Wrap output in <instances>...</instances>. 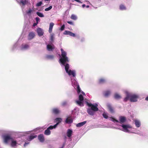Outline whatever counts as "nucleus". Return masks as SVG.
Masks as SVG:
<instances>
[{"instance_id":"nucleus-19","label":"nucleus","mask_w":148,"mask_h":148,"mask_svg":"<svg viewBox=\"0 0 148 148\" xmlns=\"http://www.w3.org/2000/svg\"><path fill=\"white\" fill-rule=\"evenodd\" d=\"M73 133V131L72 130L70 129H68L67 130L66 135L69 138H70L72 136Z\"/></svg>"},{"instance_id":"nucleus-21","label":"nucleus","mask_w":148,"mask_h":148,"mask_svg":"<svg viewBox=\"0 0 148 148\" xmlns=\"http://www.w3.org/2000/svg\"><path fill=\"white\" fill-rule=\"evenodd\" d=\"M37 136L36 135H30L28 136L27 140L29 141H31Z\"/></svg>"},{"instance_id":"nucleus-3","label":"nucleus","mask_w":148,"mask_h":148,"mask_svg":"<svg viewBox=\"0 0 148 148\" xmlns=\"http://www.w3.org/2000/svg\"><path fill=\"white\" fill-rule=\"evenodd\" d=\"M119 125L122 127V129L120 128H118L122 131L129 133H131L132 132L130 131L129 129L132 128V127L129 124H121V125Z\"/></svg>"},{"instance_id":"nucleus-46","label":"nucleus","mask_w":148,"mask_h":148,"mask_svg":"<svg viewBox=\"0 0 148 148\" xmlns=\"http://www.w3.org/2000/svg\"><path fill=\"white\" fill-rule=\"evenodd\" d=\"M66 101H64L62 103V106H64L66 105Z\"/></svg>"},{"instance_id":"nucleus-33","label":"nucleus","mask_w":148,"mask_h":148,"mask_svg":"<svg viewBox=\"0 0 148 148\" xmlns=\"http://www.w3.org/2000/svg\"><path fill=\"white\" fill-rule=\"evenodd\" d=\"M36 14L39 16L40 17H43L44 16L43 14L40 12H37Z\"/></svg>"},{"instance_id":"nucleus-45","label":"nucleus","mask_w":148,"mask_h":148,"mask_svg":"<svg viewBox=\"0 0 148 148\" xmlns=\"http://www.w3.org/2000/svg\"><path fill=\"white\" fill-rule=\"evenodd\" d=\"M67 23H69V24H70L71 25H74V23L70 21H67Z\"/></svg>"},{"instance_id":"nucleus-51","label":"nucleus","mask_w":148,"mask_h":148,"mask_svg":"<svg viewBox=\"0 0 148 148\" xmlns=\"http://www.w3.org/2000/svg\"><path fill=\"white\" fill-rule=\"evenodd\" d=\"M145 100L146 101H148V96H147V97L145 98Z\"/></svg>"},{"instance_id":"nucleus-52","label":"nucleus","mask_w":148,"mask_h":148,"mask_svg":"<svg viewBox=\"0 0 148 148\" xmlns=\"http://www.w3.org/2000/svg\"><path fill=\"white\" fill-rule=\"evenodd\" d=\"M86 7L87 8H89V6L88 5H87L86 6Z\"/></svg>"},{"instance_id":"nucleus-9","label":"nucleus","mask_w":148,"mask_h":148,"mask_svg":"<svg viewBox=\"0 0 148 148\" xmlns=\"http://www.w3.org/2000/svg\"><path fill=\"white\" fill-rule=\"evenodd\" d=\"M62 119L61 118H56L55 119V121L56 122H57V123L54 125H53V127L54 129L56 128L58 125L62 121Z\"/></svg>"},{"instance_id":"nucleus-8","label":"nucleus","mask_w":148,"mask_h":148,"mask_svg":"<svg viewBox=\"0 0 148 148\" xmlns=\"http://www.w3.org/2000/svg\"><path fill=\"white\" fill-rule=\"evenodd\" d=\"M60 61L62 65H64L66 63L68 62L69 60L67 57H62L60 59Z\"/></svg>"},{"instance_id":"nucleus-48","label":"nucleus","mask_w":148,"mask_h":148,"mask_svg":"<svg viewBox=\"0 0 148 148\" xmlns=\"http://www.w3.org/2000/svg\"><path fill=\"white\" fill-rule=\"evenodd\" d=\"M38 24V23H34L33 24V27H35V26L36 25Z\"/></svg>"},{"instance_id":"nucleus-36","label":"nucleus","mask_w":148,"mask_h":148,"mask_svg":"<svg viewBox=\"0 0 148 148\" xmlns=\"http://www.w3.org/2000/svg\"><path fill=\"white\" fill-rule=\"evenodd\" d=\"M15 140L16 141H17V143H20V144L21 142L22 141V139L20 138H17Z\"/></svg>"},{"instance_id":"nucleus-4","label":"nucleus","mask_w":148,"mask_h":148,"mask_svg":"<svg viewBox=\"0 0 148 148\" xmlns=\"http://www.w3.org/2000/svg\"><path fill=\"white\" fill-rule=\"evenodd\" d=\"M109 119L114 122H116L119 123L118 125H121L123 124V123H124L126 120V118L123 116H120L119 118V121L116 119H115L113 117H111L109 118Z\"/></svg>"},{"instance_id":"nucleus-47","label":"nucleus","mask_w":148,"mask_h":148,"mask_svg":"<svg viewBox=\"0 0 148 148\" xmlns=\"http://www.w3.org/2000/svg\"><path fill=\"white\" fill-rule=\"evenodd\" d=\"M29 143V142H25L24 145V147H26Z\"/></svg>"},{"instance_id":"nucleus-43","label":"nucleus","mask_w":148,"mask_h":148,"mask_svg":"<svg viewBox=\"0 0 148 148\" xmlns=\"http://www.w3.org/2000/svg\"><path fill=\"white\" fill-rule=\"evenodd\" d=\"M65 28V25H63L60 28V30L61 31H63L64 30V28Z\"/></svg>"},{"instance_id":"nucleus-39","label":"nucleus","mask_w":148,"mask_h":148,"mask_svg":"<svg viewBox=\"0 0 148 148\" xmlns=\"http://www.w3.org/2000/svg\"><path fill=\"white\" fill-rule=\"evenodd\" d=\"M42 4V1H40L38 3L36 4V6L37 7H39V6H41Z\"/></svg>"},{"instance_id":"nucleus-10","label":"nucleus","mask_w":148,"mask_h":148,"mask_svg":"<svg viewBox=\"0 0 148 148\" xmlns=\"http://www.w3.org/2000/svg\"><path fill=\"white\" fill-rule=\"evenodd\" d=\"M35 35L33 32H31L29 33L28 36V39L30 40L33 39L35 36Z\"/></svg>"},{"instance_id":"nucleus-41","label":"nucleus","mask_w":148,"mask_h":148,"mask_svg":"<svg viewBox=\"0 0 148 148\" xmlns=\"http://www.w3.org/2000/svg\"><path fill=\"white\" fill-rule=\"evenodd\" d=\"M54 39V35L53 34H51L50 37V40L51 41H52Z\"/></svg>"},{"instance_id":"nucleus-14","label":"nucleus","mask_w":148,"mask_h":148,"mask_svg":"<svg viewBox=\"0 0 148 148\" xmlns=\"http://www.w3.org/2000/svg\"><path fill=\"white\" fill-rule=\"evenodd\" d=\"M37 32L38 36H42L44 34L43 30L40 27H38L37 29Z\"/></svg>"},{"instance_id":"nucleus-11","label":"nucleus","mask_w":148,"mask_h":148,"mask_svg":"<svg viewBox=\"0 0 148 148\" xmlns=\"http://www.w3.org/2000/svg\"><path fill=\"white\" fill-rule=\"evenodd\" d=\"M11 146L12 147H14L16 146L17 144L20 145V143H17V141H16L15 139L12 138L11 140Z\"/></svg>"},{"instance_id":"nucleus-23","label":"nucleus","mask_w":148,"mask_h":148,"mask_svg":"<svg viewBox=\"0 0 148 148\" xmlns=\"http://www.w3.org/2000/svg\"><path fill=\"white\" fill-rule=\"evenodd\" d=\"M107 106L108 108V109L109 110L111 113H113L114 112V110L112 108V107L110 105V104H108L107 105Z\"/></svg>"},{"instance_id":"nucleus-16","label":"nucleus","mask_w":148,"mask_h":148,"mask_svg":"<svg viewBox=\"0 0 148 148\" xmlns=\"http://www.w3.org/2000/svg\"><path fill=\"white\" fill-rule=\"evenodd\" d=\"M38 138L41 142L42 143L44 141V137L43 135L42 134L39 135L38 136Z\"/></svg>"},{"instance_id":"nucleus-17","label":"nucleus","mask_w":148,"mask_h":148,"mask_svg":"<svg viewBox=\"0 0 148 148\" xmlns=\"http://www.w3.org/2000/svg\"><path fill=\"white\" fill-rule=\"evenodd\" d=\"M125 93L126 94V97L124 99L123 101L124 102H126L129 99L130 100V93L126 91Z\"/></svg>"},{"instance_id":"nucleus-13","label":"nucleus","mask_w":148,"mask_h":148,"mask_svg":"<svg viewBox=\"0 0 148 148\" xmlns=\"http://www.w3.org/2000/svg\"><path fill=\"white\" fill-rule=\"evenodd\" d=\"M4 142L5 143H7L9 140H12L13 138L11 137L9 135H6L5 136L3 137Z\"/></svg>"},{"instance_id":"nucleus-29","label":"nucleus","mask_w":148,"mask_h":148,"mask_svg":"<svg viewBox=\"0 0 148 148\" xmlns=\"http://www.w3.org/2000/svg\"><path fill=\"white\" fill-rule=\"evenodd\" d=\"M19 3L20 5L22 4L23 5H25L27 3V1L26 0H21Z\"/></svg>"},{"instance_id":"nucleus-42","label":"nucleus","mask_w":148,"mask_h":148,"mask_svg":"<svg viewBox=\"0 0 148 148\" xmlns=\"http://www.w3.org/2000/svg\"><path fill=\"white\" fill-rule=\"evenodd\" d=\"M32 10L31 9H29V10L26 12V13L28 14H30L32 12Z\"/></svg>"},{"instance_id":"nucleus-44","label":"nucleus","mask_w":148,"mask_h":148,"mask_svg":"<svg viewBox=\"0 0 148 148\" xmlns=\"http://www.w3.org/2000/svg\"><path fill=\"white\" fill-rule=\"evenodd\" d=\"M36 23H38V22L39 20H40V18L38 17H36L35 18Z\"/></svg>"},{"instance_id":"nucleus-5","label":"nucleus","mask_w":148,"mask_h":148,"mask_svg":"<svg viewBox=\"0 0 148 148\" xmlns=\"http://www.w3.org/2000/svg\"><path fill=\"white\" fill-rule=\"evenodd\" d=\"M130 101L131 102H134L137 101L139 98V95L137 94L130 93Z\"/></svg>"},{"instance_id":"nucleus-38","label":"nucleus","mask_w":148,"mask_h":148,"mask_svg":"<svg viewBox=\"0 0 148 148\" xmlns=\"http://www.w3.org/2000/svg\"><path fill=\"white\" fill-rule=\"evenodd\" d=\"M69 35L71 36H72V37H75V34L72 33V32H71L70 31L69 33Z\"/></svg>"},{"instance_id":"nucleus-6","label":"nucleus","mask_w":148,"mask_h":148,"mask_svg":"<svg viewBox=\"0 0 148 148\" xmlns=\"http://www.w3.org/2000/svg\"><path fill=\"white\" fill-rule=\"evenodd\" d=\"M51 112L52 114L55 115H57L61 113V111L59 108H54L52 109Z\"/></svg>"},{"instance_id":"nucleus-34","label":"nucleus","mask_w":148,"mask_h":148,"mask_svg":"<svg viewBox=\"0 0 148 148\" xmlns=\"http://www.w3.org/2000/svg\"><path fill=\"white\" fill-rule=\"evenodd\" d=\"M71 19L74 20H76L77 18L76 16L74 14H72L71 16Z\"/></svg>"},{"instance_id":"nucleus-25","label":"nucleus","mask_w":148,"mask_h":148,"mask_svg":"<svg viewBox=\"0 0 148 148\" xmlns=\"http://www.w3.org/2000/svg\"><path fill=\"white\" fill-rule=\"evenodd\" d=\"M29 47V45L27 44H22L21 46V49H28Z\"/></svg>"},{"instance_id":"nucleus-7","label":"nucleus","mask_w":148,"mask_h":148,"mask_svg":"<svg viewBox=\"0 0 148 148\" xmlns=\"http://www.w3.org/2000/svg\"><path fill=\"white\" fill-rule=\"evenodd\" d=\"M54 129L53 125H51L48 127L47 129L45 130L44 132V134L47 136L50 135L51 134V132L50 130H52Z\"/></svg>"},{"instance_id":"nucleus-35","label":"nucleus","mask_w":148,"mask_h":148,"mask_svg":"<svg viewBox=\"0 0 148 148\" xmlns=\"http://www.w3.org/2000/svg\"><path fill=\"white\" fill-rule=\"evenodd\" d=\"M99 82L100 84L106 82V80L104 78H101L99 80Z\"/></svg>"},{"instance_id":"nucleus-24","label":"nucleus","mask_w":148,"mask_h":148,"mask_svg":"<svg viewBox=\"0 0 148 148\" xmlns=\"http://www.w3.org/2000/svg\"><path fill=\"white\" fill-rule=\"evenodd\" d=\"M61 56L62 57H67L66 56V52L64 51L63 50V49L61 48Z\"/></svg>"},{"instance_id":"nucleus-31","label":"nucleus","mask_w":148,"mask_h":148,"mask_svg":"<svg viewBox=\"0 0 148 148\" xmlns=\"http://www.w3.org/2000/svg\"><path fill=\"white\" fill-rule=\"evenodd\" d=\"M102 115L103 117L105 119H107L108 118V114L106 112H104Z\"/></svg>"},{"instance_id":"nucleus-15","label":"nucleus","mask_w":148,"mask_h":148,"mask_svg":"<svg viewBox=\"0 0 148 148\" xmlns=\"http://www.w3.org/2000/svg\"><path fill=\"white\" fill-rule=\"evenodd\" d=\"M73 122V120L71 116L68 117L66 119L65 122L67 124H70L72 123Z\"/></svg>"},{"instance_id":"nucleus-22","label":"nucleus","mask_w":148,"mask_h":148,"mask_svg":"<svg viewBox=\"0 0 148 148\" xmlns=\"http://www.w3.org/2000/svg\"><path fill=\"white\" fill-rule=\"evenodd\" d=\"M54 25V23H51L49 24V33H51L52 31V29L53 26Z\"/></svg>"},{"instance_id":"nucleus-54","label":"nucleus","mask_w":148,"mask_h":148,"mask_svg":"<svg viewBox=\"0 0 148 148\" xmlns=\"http://www.w3.org/2000/svg\"><path fill=\"white\" fill-rule=\"evenodd\" d=\"M66 65H69V64H66Z\"/></svg>"},{"instance_id":"nucleus-20","label":"nucleus","mask_w":148,"mask_h":148,"mask_svg":"<svg viewBox=\"0 0 148 148\" xmlns=\"http://www.w3.org/2000/svg\"><path fill=\"white\" fill-rule=\"evenodd\" d=\"M86 123V121H84L77 124L76 126L77 127H80L84 125Z\"/></svg>"},{"instance_id":"nucleus-28","label":"nucleus","mask_w":148,"mask_h":148,"mask_svg":"<svg viewBox=\"0 0 148 148\" xmlns=\"http://www.w3.org/2000/svg\"><path fill=\"white\" fill-rule=\"evenodd\" d=\"M111 93V92L109 90H107L104 93V95L106 97H107Z\"/></svg>"},{"instance_id":"nucleus-18","label":"nucleus","mask_w":148,"mask_h":148,"mask_svg":"<svg viewBox=\"0 0 148 148\" xmlns=\"http://www.w3.org/2000/svg\"><path fill=\"white\" fill-rule=\"evenodd\" d=\"M55 48V46L54 45H47V49L49 51H52Z\"/></svg>"},{"instance_id":"nucleus-53","label":"nucleus","mask_w":148,"mask_h":148,"mask_svg":"<svg viewBox=\"0 0 148 148\" xmlns=\"http://www.w3.org/2000/svg\"><path fill=\"white\" fill-rule=\"evenodd\" d=\"M60 148H63V146H62L61 147H60Z\"/></svg>"},{"instance_id":"nucleus-32","label":"nucleus","mask_w":148,"mask_h":148,"mask_svg":"<svg viewBox=\"0 0 148 148\" xmlns=\"http://www.w3.org/2000/svg\"><path fill=\"white\" fill-rule=\"evenodd\" d=\"M120 9L121 10H125L126 8L124 5L121 4L120 6Z\"/></svg>"},{"instance_id":"nucleus-30","label":"nucleus","mask_w":148,"mask_h":148,"mask_svg":"<svg viewBox=\"0 0 148 148\" xmlns=\"http://www.w3.org/2000/svg\"><path fill=\"white\" fill-rule=\"evenodd\" d=\"M114 97L115 99H118L121 98V96L118 94L116 93L114 95Z\"/></svg>"},{"instance_id":"nucleus-2","label":"nucleus","mask_w":148,"mask_h":148,"mask_svg":"<svg viewBox=\"0 0 148 148\" xmlns=\"http://www.w3.org/2000/svg\"><path fill=\"white\" fill-rule=\"evenodd\" d=\"M87 105L89 107H91L90 108L88 109L87 111L89 114L93 116L95 114V112L98 110V108H97L98 104L96 103L93 104L91 103H89L88 102H86Z\"/></svg>"},{"instance_id":"nucleus-40","label":"nucleus","mask_w":148,"mask_h":148,"mask_svg":"<svg viewBox=\"0 0 148 148\" xmlns=\"http://www.w3.org/2000/svg\"><path fill=\"white\" fill-rule=\"evenodd\" d=\"M70 32V31H69L65 30L64 32V34L65 35H69Z\"/></svg>"},{"instance_id":"nucleus-49","label":"nucleus","mask_w":148,"mask_h":148,"mask_svg":"<svg viewBox=\"0 0 148 148\" xmlns=\"http://www.w3.org/2000/svg\"><path fill=\"white\" fill-rule=\"evenodd\" d=\"M75 1L78 2V3H82V2H81V1H80L79 0H75Z\"/></svg>"},{"instance_id":"nucleus-12","label":"nucleus","mask_w":148,"mask_h":148,"mask_svg":"<svg viewBox=\"0 0 148 148\" xmlns=\"http://www.w3.org/2000/svg\"><path fill=\"white\" fill-rule=\"evenodd\" d=\"M134 122L136 127H139L140 126L141 123L140 120L137 119H135L134 121Z\"/></svg>"},{"instance_id":"nucleus-37","label":"nucleus","mask_w":148,"mask_h":148,"mask_svg":"<svg viewBox=\"0 0 148 148\" xmlns=\"http://www.w3.org/2000/svg\"><path fill=\"white\" fill-rule=\"evenodd\" d=\"M52 8V7L51 5L48 8H45V10L46 11H49Z\"/></svg>"},{"instance_id":"nucleus-27","label":"nucleus","mask_w":148,"mask_h":148,"mask_svg":"<svg viewBox=\"0 0 148 148\" xmlns=\"http://www.w3.org/2000/svg\"><path fill=\"white\" fill-rule=\"evenodd\" d=\"M45 58L47 59L51 60L54 58V56L53 55H47Z\"/></svg>"},{"instance_id":"nucleus-26","label":"nucleus","mask_w":148,"mask_h":148,"mask_svg":"<svg viewBox=\"0 0 148 148\" xmlns=\"http://www.w3.org/2000/svg\"><path fill=\"white\" fill-rule=\"evenodd\" d=\"M132 133H134L135 134H137L141 136H142L143 135V133L142 132H140V131L139 130H138L135 132H132Z\"/></svg>"},{"instance_id":"nucleus-50","label":"nucleus","mask_w":148,"mask_h":148,"mask_svg":"<svg viewBox=\"0 0 148 148\" xmlns=\"http://www.w3.org/2000/svg\"><path fill=\"white\" fill-rule=\"evenodd\" d=\"M82 6V8H84L86 6V5L84 4H83Z\"/></svg>"},{"instance_id":"nucleus-1","label":"nucleus","mask_w":148,"mask_h":148,"mask_svg":"<svg viewBox=\"0 0 148 148\" xmlns=\"http://www.w3.org/2000/svg\"><path fill=\"white\" fill-rule=\"evenodd\" d=\"M64 66L66 72L68 75L70 77L71 82L72 85L75 89H77V91L78 94H81L79 95V100L76 101L77 103L81 106H84L83 100L84 97L83 95H85V93L81 91L78 83L76 81V71L75 70H72L70 67L69 65H64Z\"/></svg>"}]
</instances>
